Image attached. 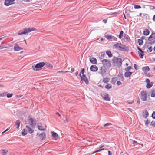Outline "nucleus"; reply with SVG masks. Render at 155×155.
I'll use <instances>...</instances> for the list:
<instances>
[{
	"instance_id": "nucleus-8",
	"label": "nucleus",
	"mask_w": 155,
	"mask_h": 155,
	"mask_svg": "<svg viewBox=\"0 0 155 155\" xmlns=\"http://www.w3.org/2000/svg\"><path fill=\"white\" fill-rule=\"evenodd\" d=\"M79 75L81 79L82 82L84 81L85 82L86 84H89V81L86 78V75L84 74H83L82 76H81V74L80 72L79 73Z\"/></svg>"
},
{
	"instance_id": "nucleus-14",
	"label": "nucleus",
	"mask_w": 155,
	"mask_h": 155,
	"mask_svg": "<svg viewBox=\"0 0 155 155\" xmlns=\"http://www.w3.org/2000/svg\"><path fill=\"white\" fill-rule=\"evenodd\" d=\"M90 62L93 64H97V60L95 58L93 57H90Z\"/></svg>"
},
{
	"instance_id": "nucleus-49",
	"label": "nucleus",
	"mask_w": 155,
	"mask_h": 155,
	"mask_svg": "<svg viewBox=\"0 0 155 155\" xmlns=\"http://www.w3.org/2000/svg\"><path fill=\"white\" fill-rule=\"evenodd\" d=\"M148 50L150 52H151L152 51V47L151 46H150L148 48Z\"/></svg>"
},
{
	"instance_id": "nucleus-18",
	"label": "nucleus",
	"mask_w": 155,
	"mask_h": 155,
	"mask_svg": "<svg viewBox=\"0 0 155 155\" xmlns=\"http://www.w3.org/2000/svg\"><path fill=\"white\" fill-rule=\"evenodd\" d=\"M137 49L141 52V53L140 54L139 53V56L140 58L141 59H142L143 58V56L144 55V52L143 51L141 50V49L139 48V47H137Z\"/></svg>"
},
{
	"instance_id": "nucleus-16",
	"label": "nucleus",
	"mask_w": 155,
	"mask_h": 155,
	"mask_svg": "<svg viewBox=\"0 0 155 155\" xmlns=\"http://www.w3.org/2000/svg\"><path fill=\"white\" fill-rule=\"evenodd\" d=\"M149 115L148 112L147 110H144L143 111V113H142V116L145 118L146 119Z\"/></svg>"
},
{
	"instance_id": "nucleus-7",
	"label": "nucleus",
	"mask_w": 155,
	"mask_h": 155,
	"mask_svg": "<svg viewBox=\"0 0 155 155\" xmlns=\"http://www.w3.org/2000/svg\"><path fill=\"white\" fill-rule=\"evenodd\" d=\"M141 99L143 101L147 100V93L146 91L143 90L141 92Z\"/></svg>"
},
{
	"instance_id": "nucleus-25",
	"label": "nucleus",
	"mask_w": 155,
	"mask_h": 155,
	"mask_svg": "<svg viewBox=\"0 0 155 155\" xmlns=\"http://www.w3.org/2000/svg\"><path fill=\"white\" fill-rule=\"evenodd\" d=\"M112 87V85L109 84L107 83V85L105 86V88L107 89H111Z\"/></svg>"
},
{
	"instance_id": "nucleus-38",
	"label": "nucleus",
	"mask_w": 155,
	"mask_h": 155,
	"mask_svg": "<svg viewBox=\"0 0 155 155\" xmlns=\"http://www.w3.org/2000/svg\"><path fill=\"white\" fill-rule=\"evenodd\" d=\"M103 82L104 83H107L109 81V79L107 78H104L103 79V80H102Z\"/></svg>"
},
{
	"instance_id": "nucleus-11",
	"label": "nucleus",
	"mask_w": 155,
	"mask_h": 155,
	"mask_svg": "<svg viewBox=\"0 0 155 155\" xmlns=\"http://www.w3.org/2000/svg\"><path fill=\"white\" fill-rule=\"evenodd\" d=\"M103 64L106 66L109 67L110 65V63L109 61L107 59H104L102 61Z\"/></svg>"
},
{
	"instance_id": "nucleus-60",
	"label": "nucleus",
	"mask_w": 155,
	"mask_h": 155,
	"mask_svg": "<svg viewBox=\"0 0 155 155\" xmlns=\"http://www.w3.org/2000/svg\"><path fill=\"white\" fill-rule=\"evenodd\" d=\"M10 129V127H9V128H8L7 129H6L3 132H2V133H5V132H6L8 130H9V129Z\"/></svg>"
},
{
	"instance_id": "nucleus-51",
	"label": "nucleus",
	"mask_w": 155,
	"mask_h": 155,
	"mask_svg": "<svg viewBox=\"0 0 155 155\" xmlns=\"http://www.w3.org/2000/svg\"><path fill=\"white\" fill-rule=\"evenodd\" d=\"M113 40L115 41H116L117 40V38L116 37L113 36L112 37V39H111V40Z\"/></svg>"
},
{
	"instance_id": "nucleus-43",
	"label": "nucleus",
	"mask_w": 155,
	"mask_h": 155,
	"mask_svg": "<svg viewBox=\"0 0 155 155\" xmlns=\"http://www.w3.org/2000/svg\"><path fill=\"white\" fill-rule=\"evenodd\" d=\"M22 130H23V131L22 132V135L25 136L27 134V133L25 131V129H23Z\"/></svg>"
},
{
	"instance_id": "nucleus-61",
	"label": "nucleus",
	"mask_w": 155,
	"mask_h": 155,
	"mask_svg": "<svg viewBox=\"0 0 155 155\" xmlns=\"http://www.w3.org/2000/svg\"><path fill=\"white\" fill-rule=\"evenodd\" d=\"M105 54L104 53H101V57H104V56L105 55Z\"/></svg>"
},
{
	"instance_id": "nucleus-47",
	"label": "nucleus",
	"mask_w": 155,
	"mask_h": 155,
	"mask_svg": "<svg viewBox=\"0 0 155 155\" xmlns=\"http://www.w3.org/2000/svg\"><path fill=\"white\" fill-rule=\"evenodd\" d=\"M104 148H102V149H100V150H97L96 151H95L93 153H96V152H100L101 151V150H104Z\"/></svg>"
},
{
	"instance_id": "nucleus-54",
	"label": "nucleus",
	"mask_w": 155,
	"mask_h": 155,
	"mask_svg": "<svg viewBox=\"0 0 155 155\" xmlns=\"http://www.w3.org/2000/svg\"><path fill=\"white\" fill-rule=\"evenodd\" d=\"M132 143L133 144H138V143L136 141L133 140V141Z\"/></svg>"
},
{
	"instance_id": "nucleus-58",
	"label": "nucleus",
	"mask_w": 155,
	"mask_h": 155,
	"mask_svg": "<svg viewBox=\"0 0 155 155\" xmlns=\"http://www.w3.org/2000/svg\"><path fill=\"white\" fill-rule=\"evenodd\" d=\"M102 21L104 23H107V20H106L105 19H104L103 20H102Z\"/></svg>"
},
{
	"instance_id": "nucleus-56",
	"label": "nucleus",
	"mask_w": 155,
	"mask_h": 155,
	"mask_svg": "<svg viewBox=\"0 0 155 155\" xmlns=\"http://www.w3.org/2000/svg\"><path fill=\"white\" fill-rule=\"evenodd\" d=\"M84 68H83L82 69V70H81V73L82 74V75H83V74H84Z\"/></svg>"
},
{
	"instance_id": "nucleus-2",
	"label": "nucleus",
	"mask_w": 155,
	"mask_h": 155,
	"mask_svg": "<svg viewBox=\"0 0 155 155\" xmlns=\"http://www.w3.org/2000/svg\"><path fill=\"white\" fill-rule=\"evenodd\" d=\"M45 63L43 62L37 63L35 65L32 66V69L35 71H38L45 65Z\"/></svg>"
},
{
	"instance_id": "nucleus-64",
	"label": "nucleus",
	"mask_w": 155,
	"mask_h": 155,
	"mask_svg": "<svg viewBox=\"0 0 155 155\" xmlns=\"http://www.w3.org/2000/svg\"><path fill=\"white\" fill-rule=\"evenodd\" d=\"M143 16H146V17H149V16L147 14H143Z\"/></svg>"
},
{
	"instance_id": "nucleus-26",
	"label": "nucleus",
	"mask_w": 155,
	"mask_h": 155,
	"mask_svg": "<svg viewBox=\"0 0 155 155\" xmlns=\"http://www.w3.org/2000/svg\"><path fill=\"white\" fill-rule=\"evenodd\" d=\"M1 151L2 152V155H6L8 152V151L6 150L2 149L1 150Z\"/></svg>"
},
{
	"instance_id": "nucleus-28",
	"label": "nucleus",
	"mask_w": 155,
	"mask_h": 155,
	"mask_svg": "<svg viewBox=\"0 0 155 155\" xmlns=\"http://www.w3.org/2000/svg\"><path fill=\"white\" fill-rule=\"evenodd\" d=\"M120 45H121V43H117L113 45V47L117 49V48H118V46H120Z\"/></svg>"
},
{
	"instance_id": "nucleus-40",
	"label": "nucleus",
	"mask_w": 155,
	"mask_h": 155,
	"mask_svg": "<svg viewBox=\"0 0 155 155\" xmlns=\"http://www.w3.org/2000/svg\"><path fill=\"white\" fill-rule=\"evenodd\" d=\"M112 125V124L111 123H106V124H105L103 126L104 127H107V126H111V125Z\"/></svg>"
},
{
	"instance_id": "nucleus-55",
	"label": "nucleus",
	"mask_w": 155,
	"mask_h": 155,
	"mask_svg": "<svg viewBox=\"0 0 155 155\" xmlns=\"http://www.w3.org/2000/svg\"><path fill=\"white\" fill-rule=\"evenodd\" d=\"M146 82L148 83H150V80L148 79H146Z\"/></svg>"
},
{
	"instance_id": "nucleus-31",
	"label": "nucleus",
	"mask_w": 155,
	"mask_h": 155,
	"mask_svg": "<svg viewBox=\"0 0 155 155\" xmlns=\"http://www.w3.org/2000/svg\"><path fill=\"white\" fill-rule=\"evenodd\" d=\"M138 44L140 45H143V40L141 39H138Z\"/></svg>"
},
{
	"instance_id": "nucleus-59",
	"label": "nucleus",
	"mask_w": 155,
	"mask_h": 155,
	"mask_svg": "<svg viewBox=\"0 0 155 155\" xmlns=\"http://www.w3.org/2000/svg\"><path fill=\"white\" fill-rule=\"evenodd\" d=\"M152 20L153 21L155 22V14L153 16V17Z\"/></svg>"
},
{
	"instance_id": "nucleus-12",
	"label": "nucleus",
	"mask_w": 155,
	"mask_h": 155,
	"mask_svg": "<svg viewBox=\"0 0 155 155\" xmlns=\"http://www.w3.org/2000/svg\"><path fill=\"white\" fill-rule=\"evenodd\" d=\"M38 129L42 131H45L46 130V126H45V127H44L42 126V124H39L38 125Z\"/></svg>"
},
{
	"instance_id": "nucleus-39",
	"label": "nucleus",
	"mask_w": 155,
	"mask_h": 155,
	"mask_svg": "<svg viewBox=\"0 0 155 155\" xmlns=\"http://www.w3.org/2000/svg\"><path fill=\"white\" fill-rule=\"evenodd\" d=\"M152 85L150 84V83L147 84V86H146V87H147V88L148 89L150 88L152 86Z\"/></svg>"
},
{
	"instance_id": "nucleus-46",
	"label": "nucleus",
	"mask_w": 155,
	"mask_h": 155,
	"mask_svg": "<svg viewBox=\"0 0 155 155\" xmlns=\"http://www.w3.org/2000/svg\"><path fill=\"white\" fill-rule=\"evenodd\" d=\"M150 125L155 127V122L152 121Z\"/></svg>"
},
{
	"instance_id": "nucleus-24",
	"label": "nucleus",
	"mask_w": 155,
	"mask_h": 155,
	"mask_svg": "<svg viewBox=\"0 0 155 155\" xmlns=\"http://www.w3.org/2000/svg\"><path fill=\"white\" fill-rule=\"evenodd\" d=\"M15 123H16V126H17V128L18 129L19 127H20L21 122L20 121V120H17L16 122H15Z\"/></svg>"
},
{
	"instance_id": "nucleus-34",
	"label": "nucleus",
	"mask_w": 155,
	"mask_h": 155,
	"mask_svg": "<svg viewBox=\"0 0 155 155\" xmlns=\"http://www.w3.org/2000/svg\"><path fill=\"white\" fill-rule=\"evenodd\" d=\"M113 36H111V35H105V37L107 38V39L108 40H111Z\"/></svg>"
},
{
	"instance_id": "nucleus-19",
	"label": "nucleus",
	"mask_w": 155,
	"mask_h": 155,
	"mask_svg": "<svg viewBox=\"0 0 155 155\" xmlns=\"http://www.w3.org/2000/svg\"><path fill=\"white\" fill-rule=\"evenodd\" d=\"M132 73V72H130L129 71H126L124 74V76L126 78H128L131 75Z\"/></svg>"
},
{
	"instance_id": "nucleus-17",
	"label": "nucleus",
	"mask_w": 155,
	"mask_h": 155,
	"mask_svg": "<svg viewBox=\"0 0 155 155\" xmlns=\"http://www.w3.org/2000/svg\"><path fill=\"white\" fill-rule=\"evenodd\" d=\"M14 50L15 51H18L22 49L17 44L15 45L14 47Z\"/></svg>"
},
{
	"instance_id": "nucleus-45",
	"label": "nucleus",
	"mask_w": 155,
	"mask_h": 155,
	"mask_svg": "<svg viewBox=\"0 0 155 155\" xmlns=\"http://www.w3.org/2000/svg\"><path fill=\"white\" fill-rule=\"evenodd\" d=\"M122 84V83L120 81H118L117 82L116 84L117 86H119Z\"/></svg>"
},
{
	"instance_id": "nucleus-53",
	"label": "nucleus",
	"mask_w": 155,
	"mask_h": 155,
	"mask_svg": "<svg viewBox=\"0 0 155 155\" xmlns=\"http://www.w3.org/2000/svg\"><path fill=\"white\" fill-rule=\"evenodd\" d=\"M7 48V47H3L2 45H0V50L2 49H4V48Z\"/></svg>"
},
{
	"instance_id": "nucleus-5",
	"label": "nucleus",
	"mask_w": 155,
	"mask_h": 155,
	"mask_svg": "<svg viewBox=\"0 0 155 155\" xmlns=\"http://www.w3.org/2000/svg\"><path fill=\"white\" fill-rule=\"evenodd\" d=\"M28 121L29 125L31 126L32 128H34L36 123V120L31 118L28 119Z\"/></svg>"
},
{
	"instance_id": "nucleus-3",
	"label": "nucleus",
	"mask_w": 155,
	"mask_h": 155,
	"mask_svg": "<svg viewBox=\"0 0 155 155\" xmlns=\"http://www.w3.org/2000/svg\"><path fill=\"white\" fill-rule=\"evenodd\" d=\"M36 29L35 28H25L22 30L19 31L18 34L19 35L26 34L29 32H30L32 31H34Z\"/></svg>"
},
{
	"instance_id": "nucleus-42",
	"label": "nucleus",
	"mask_w": 155,
	"mask_h": 155,
	"mask_svg": "<svg viewBox=\"0 0 155 155\" xmlns=\"http://www.w3.org/2000/svg\"><path fill=\"white\" fill-rule=\"evenodd\" d=\"M7 92H4L0 94V97H4L6 95Z\"/></svg>"
},
{
	"instance_id": "nucleus-15",
	"label": "nucleus",
	"mask_w": 155,
	"mask_h": 155,
	"mask_svg": "<svg viewBox=\"0 0 155 155\" xmlns=\"http://www.w3.org/2000/svg\"><path fill=\"white\" fill-rule=\"evenodd\" d=\"M39 136L40 139L42 140H44L46 138V134L45 132H42L40 134Z\"/></svg>"
},
{
	"instance_id": "nucleus-33",
	"label": "nucleus",
	"mask_w": 155,
	"mask_h": 155,
	"mask_svg": "<svg viewBox=\"0 0 155 155\" xmlns=\"http://www.w3.org/2000/svg\"><path fill=\"white\" fill-rule=\"evenodd\" d=\"M117 80V78L116 77L113 78L111 79V82L112 84H114L115 83Z\"/></svg>"
},
{
	"instance_id": "nucleus-6",
	"label": "nucleus",
	"mask_w": 155,
	"mask_h": 155,
	"mask_svg": "<svg viewBox=\"0 0 155 155\" xmlns=\"http://www.w3.org/2000/svg\"><path fill=\"white\" fill-rule=\"evenodd\" d=\"M117 49L124 52L128 51L129 50V47L125 45H122L118 46V48Z\"/></svg>"
},
{
	"instance_id": "nucleus-36",
	"label": "nucleus",
	"mask_w": 155,
	"mask_h": 155,
	"mask_svg": "<svg viewBox=\"0 0 155 155\" xmlns=\"http://www.w3.org/2000/svg\"><path fill=\"white\" fill-rule=\"evenodd\" d=\"M6 96H7V97L8 98H10V97H11L13 95V94L12 93H6Z\"/></svg>"
},
{
	"instance_id": "nucleus-22",
	"label": "nucleus",
	"mask_w": 155,
	"mask_h": 155,
	"mask_svg": "<svg viewBox=\"0 0 155 155\" xmlns=\"http://www.w3.org/2000/svg\"><path fill=\"white\" fill-rule=\"evenodd\" d=\"M150 95L152 97H155V90H151Z\"/></svg>"
},
{
	"instance_id": "nucleus-37",
	"label": "nucleus",
	"mask_w": 155,
	"mask_h": 155,
	"mask_svg": "<svg viewBox=\"0 0 155 155\" xmlns=\"http://www.w3.org/2000/svg\"><path fill=\"white\" fill-rule=\"evenodd\" d=\"M131 69V67L130 66H129L126 68H125V70L126 71H129Z\"/></svg>"
},
{
	"instance_id": "nucleus-41",
	"label": "nucleus",
	"mask_w": 155,
	"mask_h": 155,
	"mask_svg": "<svg viewBox=\"0 0 155 155\" xmlns=\"http://www.w3.org/2000/svg\"><path fill=\"white\" fill-rule=\"evenodd\" d=\"M141 8V7L140 5H134V8L135 9H140Z\"/></svg>"
},
{
	"instance_id": "nucleus-44",
	"label": "nucleus",
	"mask_w": 155,
	"mask_h": 155,
	"mask_svg": "<svg viewBox=\"0 0 155 155\" xmlns=\"http://www.w3.org/2000/svg\"><path fill=\"white\" fill-rule=\"evenodd\" d=\"M149 122V120L148 119H147L145 121V125H146L147 126H148Z\"/></svg>"
},
{
	"instance_id": "nucleus-48",
	"label": "nucleus",
	"mask_w": 155,
	"mask_h": 155,
	"mask_svg": "<svg viewBox=\"0 0 155 155\" xmlns=\"http://www.w3.org/2000/svg\"><path fill=\"white\" fill-rule=\"evenodd\" d=\"M152 117L153 119H155V112H154L152 114Z\"/></svg>"
},
{
	"instance_id": "nucleus-63",
	"label": "nucleus",
	"mask_w": 155,
	"mask_h": 155,
	"mask_svg": "<svg viewBox=\"0 0 155 155\" xmlns=\"http://www.w3.org/2000/svg\"><path fill=\"white\" fill-rule=\"evenodd\" d=\"M151 8L152 9H155V6H151Z\"/></svg>"
},
{
	"instance_id": "nucleus-30",
	"label": "nucleus",
	"mask_w": 155,
	"mask_h": 155,
	"mask_svg": "<svg viewBox=\"0 0 155 155\" xmlns=\"http://www.w3.org/2000/svg\"><path fill=\"white\" fill-rule=\"evenodd\" d=\"M106 54H107L109 58L111 57L112 56L111 52L110 51H106Z\"/></svg>"
},
{
	"instance_id": "nucleus-13",
	"label": "nucleus",
	"mask_w": 155,
	"mask_h": 155,
	"mask_svg": "<svg viewBox=\"0 0 155 155\" xmlns=\"http://www.w3.org/2000/svg\"><path fill=\"white\" fill-rule=\"evenodd\" d=\"M90 70L91 71L96 72L98 70V67L96 65H92L91 66Z\"/></svg>"
},
{
	"instance_id": "nucleus-4",
	"label": "nucleus",
	"mask_w": 155,
	"mask_h": 155,
	"mask_svg": "<svg viewBox=\"0 0 155 155\" xmlns=\"http://www.w3.org/2000/svg\"><path fill=\"white\" fill-rule=\"evenodd\" d=\"M148 40L150 41L149 42L151 45L153 44L155 42V33L153 32L151 35L149 37Z\"/></svg>"
},
{
	"instance_id": "nucleus-62",
	"label": "nucleus",
	"mask_w": 155,
	"mask_h": 155,
	"mask_svg": "<svg viewBox=\"0 0 155 155\" xmlns=\"http://www.w3.org/2000/svg\"><path fill=\"white\" fill-rule=\"evenodd\" d=\"M108 155H112L111 152L110 151H108Z\"/></svg>"
},
{
	"instance_id": "nucleus-57",
	"label": "nucleus",
	"mask_w": 155,
	"mask_h": 155,
	"mask_svg": "<svg viewBox=\"0 0 155 155\" xmlns=\"http://www.w3.org/2000/svg\"><path fill=\"white\" fill-rule=\"evenodd\" d=\"M145 75H146V76L148 77H150V75L149 74V73H147V72L144 73Z\"/></svg>"
},
{
	"instance_id": "nucleus-52",
	"label": "nucleus",
	"mask_w": 155,
	"mask_h": 155,
	"mask_svg": "<svg viewBox=\"0 0 155 155\" xmlns=\"http://www.w3.org/2000/svg\"><path fill=\"white\" fill-rule=\"evenodd\" d=\"M134 69L137 70V69L138 68H137V66L136 64H134Z\"/></svg>"
},
{
	"instance_id": "nucleus-27",
	"label": "nucleus",
	"mask_w": 155,
	"mask_h": 155,
	"mask_svg": "<svg viewBox=\"0 0 155 155\" xmlns=\"http://www.w3.org/2000/svg\"><path fill=\"white\" fill-rule=\"evenodd\" d=\"M51 135H52V136L54 138H56L58 136V135L57 133L52 131L51 132Z\"/></svg>"
},
{
	"instance_id": "nucleus-23",
	"label": "nucleus",
	"mask_w": 155,
	"mask_h": 155,
	"mask_svg": "<svg viewBox=\"0 0 155 155\" xmlns=\"http://www.w3.org/2000/svg\"><path fill=\"white\" fill-rule=\"evenodd\" d=\"M26 127L28 130V132L30 133L31 134L33 132V130L28 126H26Z\"/></svg>"
},
{
	"instance_id": "nucleus-9",
	"label": "nucleus",
	"mask_w": 155,
	"mask_h": 155,
	"mask_svg": "<svg viewBox=\"0 0 155 155\" xmlns=\"http://www.w3.org/2000/svg\"><path fill=\"white\" fill-rule=\"evenodd\" d=\"M4 5L6 6H10L11 5L14 4L15 0H4Z\"/></svg>"
},
{
	"instance_id": "nucleus-29",
	"label": "nucleus",
	"mask_w": 155,
	"mask_h": 155,
	"mask_svg": "<svg viewBox=\"0 0 155 155\" xmlns=\"http://www.w3.org/2000/svg\"><path fill=\"white\" fill-rule=\"evenodd\" d=\"M149 33V31L147 29H145L143 31V34L145 35H148Z\"/></svg>"
},
{
	"instance_id": "nucleus-50",
	"label": "nucleus",
	"mask_w": 155,
	"mask_h": 155,
	"mask_svg": "<svg viewBox=\"0 0 155 155\" xmlns=\"http://www.w3.org/2000/svg\"><path fill=\"white\" fill-rule=\"evenodd\" d=\"M66 72H67V71H66V72H64L62 71H58L57 72V73H61V74H64Z\"/></svg>"
},
{
	"instance_id": "nucleus-21",
	"label": "nucleus",
	"mask_w": 155,
	"mask_h": 155,
	"mask_svg": "<svg viewBox=\"0 0 155 155\" xmlns=\"http://www.w3.org/2000/svg\"><path fill=\"white\" fill-rule=\"evenodd\" d=\"M124 39L126 40V41L129 42L130 41V39L129 36L127 34H125L124 35Z\"/></svg>"
},
{
	"instance_id": "nucleus-1",
	"label": "nucleus",
	"mask_w": 155,
	"mask_h": 155,
	"mask_svg": "<svg viewBox=\"0 0 155 155\" xmlns=\"http://www.w3.org/2000/svg\"><path fill=\"white\" fill-rule=\"evenodd\" d=\"M112 62L114 65L119 67L122 65V59L120 58L114 57L112 59Z\"/></svg>"
},
{
	"instance_id": "nucleus-10",
	"label": "nucleus",
	"mask_w": 155,
	"mask_h": 155,
	"mask_svg": "<svg viewBox=\"0 0 155 155\" xmlns=\"http://www.w3.org/2000/svg\"><path fill=\"white\" fill-rule=\"evenodd\" d=\"M101 96L105 101H109L110 100V97H109V94L107 93H104L101 95Z\"/></svg>"
},
{
	"instance_id": "nucleus-32",
	"label": "nucleus",
	"mask_w": 155,
	"mask_h": 155,
	"mask_svg": "<svg viewBox=\"0 0 155 155\" xmlns=\"http://www.w3.org/2000/svg\"><path fill=\"white\" fill-rule=\"evenodd\" d=\"M118 76L120 77V79L122 81L123 80L124 77H123V75L122 73H119Z\"/></svg>"
},
{
	"instance_id": "nucleus-20",
	"label": "nucleus",
	"mask_w": 155,
	"mask_h": 155,
	"mask_svg": "<svg viewBox=\"0 0 155 155\" xmlns=\"http://www.w3.org/2000/svg\"><path fill=\"white\" fill-rule=\"evenodd\" d=\"M142 69V70L144 73L147 72L150 70V68H149L148 66L143 67Z\"/></svg>"
},
{
	"instance_id": "nucleus-35",
	"label": "nucleus",
	"mask_w": 155,
	"mask_h": 155,
	"mask_svg": "<svg viewBox=\"0 0 155 155\" xmlns=\"http://www.w3.org/2000/svg\"><path fill=\"white\" fill-rule=\"evenodd\" d=\"M123 33L124 32L122 31H120L119 35V39H120L122 38Z\"/></svg>"
}]
</instances>
